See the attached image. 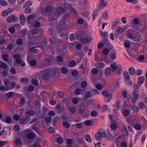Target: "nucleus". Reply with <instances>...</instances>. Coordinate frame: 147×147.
Listing matches in <instances>:
<instances>
[{
  "instance_id": "nucleus-17",
  "label": "nucleus",
  "mask_w": 147,
  "mask_h": 147,
  "mask_svg": "<svg viewBox=\"0 0 147 147\" xmlns=\"http://www.w3.org/2000/svg\"><path fill=\"white\" fill-rule=\"evenodd\" d=\"M20 23L23 25L25 24L26 22L25 16L22 14L20 16Z\"/></svg>"
},
{
  "instance_id": "nucleus-29",
  "label": "nucleus",
  "mask_w": 147,
  "mask_h": 147,
  "mask_svg": "<svg viewBox=\"0 0 147 147\" xmlns=\"http://www.w3.org/2000/svg\"><path fill=\"white\" fill-rule=\"evenodd\" d=\"M10 12H11L9 10V9H7L3 12L2 14V16L5 17L9 14Z\"/></svg>"
},
{
  "instance_id": "nucleus-16",
  "label": "nucleus",
  "mask_w": 147,
  "mask_h": 147,
  "mask_svg": "<svg viewBox=\"0 0 147 147\" xmlns=\"http://www.w3.org/2000/svg\"><path fill=\"white\" fill-rule=\"evenodd\" d=\"M112 71L109 67H107L105 68V75L106 76H109L111 74Z\"/></svg>"
},
{
  "instance_id": "nucleus-34",
  "label": "nucleus",
  "mask_w": 147,
  "mask_h": 147,
  "mask_svg": "<svg viewBox=\"0 0 147 147\" xmlns=\"http://www.w3.org/2000/svg\"><path fill=\"white\" fill-rule=\"evenodd\" d=\"M28 32V30L24 28L21 31V35L22 37H24L26 35Z\"/></svg>"
},
{
  "instance_id": "nucleus-30",
  "label": "nucleus",
  "mask_w": 147,
  "mask_h": 147,
  "mask_svg": "<svg viewBox=\"0 0 147 147\" xmlns=\"http://www.w3.org/2000/svg\"><path fill=\"white\" fill-rule=\"evenodd\" d=\"M25 115L28 116L29 115L30 116H34V111L32 110H30L26 112L25 113Z\"/></svg>"
},
{
  "instance_id": "nucleus-31",
  "label": "nucleus",
  "mask_w": 147,
  "mask_h": 147,
  "mask_svg": "<svg viewBox=\"0 0 147 147\" xmlns=\"http://www.w3.org/2000/svg\"><path fill=\"white\" fill-rule=\"evenodd\" d=\"M139 106L140 109L142 110H143L144 109L145 107V105L144 103L142 102H140L139 104Z\"/></svg>"
},
{
  "instance_id": "nucleus-37",
  "label": "nucleus",
  "mask_w": 147,
  "mask_h": 147,
  "mask_svg": "<svg viewBox=\"0 0 147 147\" xmlns=\"http://www.w3.org/2000/svg\"><path fill=\"white\" fill-rule=\"evenodd\" d=\"M133 22L135 25H137L139 24V19L137 18H135L133 19Z\"/></svg>"
},
{
  "instance_id": "nucleus-61",
  "label": "nucleus",
  "mask_w": 147,
  "mask_h": 147,
  "mask_svg": "<svg viewBox=\"0 0 147 147\" xmlns=\"http://www.w3.org/2000/svg\"><path fill=\"white\" fill-rule=\"evenodd\" d=\"M71 74L73 76L75 77L78 75V71L76 70H74L72 71Z\"/></svg>"
},
{
  "instance_id": "nucleus-60",
  "label": "nucleus",
  "mask_w": 147,
  "mask_h": 147,
  "mask_svg": "<svg viewBox=\"0 0 147 147\" xmlns=\"http://www.w3.org/2000/svg\"><path fill=\"white\" fill-rule=\"evenodd\" d=\"M109 52V50L107 48H105L102 51L103 53L105 55H107Z\"/></svg>"
},
{
  "instance_id": "nucleus-19",
  "label": "nucleus",
  "mask_w": 147,
  "mask_h": 147,
  "mask_svg": "<svg viewBox=\"0 0 147 147\" xmlns=\"http://www.w3.org/2000/svg\"><path fill=\"white\" fill-rule=\"evenodd\" d=\"M49 34L51 36L54 37L56 35V33L54 29H50L49 30Z\"/></svg>"
},
{
  "instance_id": "nucleus-8",
  "label": "nucleus",
  "mask_w": 147,
  "mask_h": 147,
  "mask_svg": "<svg viewBox=\"0 0 147 147\" xmlns=\"http://www.w3.org/2000/svg\"><path fill=\"white\" fill-rule=\"evenodd\" d=\"M92 93L91 91H87L85 93V95L83 97V100L85 101L89 98L92 97Z\"/></svg>"
},
{
  "instance_id": "nucleus-36",
  "label": "nucleus",
  "mask_w": 147,
  "mask_h": 147,
  "mask_svg": "<svg viewBox=\"0 0 147 147\" xmlns=\"http://www.w3.org/2000/svg\"><path fill=\"white\" fill-rule=\"evenodd\" d=\"M8 4L7 2L5 0H0V5L2 6H5Z\"/></svg>"
},
{
  "instance_id": "nucleus-1",
  "label": "nucleus",
  "mask_w": 147,
  "mask_h": 147,
  "mask_svg": "<svg viewBox=\"0 0 147 147\" xmlns=\"http://www.w3.org/2000/svg\"><path fill=\"white\" fill-rule=\"evenodd\" d=\"M107 134L105 131L102 129H100L95 134L96 139L98 140H101L106 138Z\"/></svg>"
},
{
  "instance_id": "nucleus-64",
  "label": "nucleus",
  "mask_w": 147,
  "mask_h": 147,
  "mask_svg": "<svg viewBox=\"0 0 147 147\" xmlns=\"http://www.w3.org/2000/svg\"><path fill=\"white\" fill-rule=\"evenodd\" d=\"M36 63V61L35 59H32L30 61V64L32 66H34Z\"/></svg>"
},
{
  "instance_id": "nucleus-14",
  "label": "nucleus",
  "mask_w": 147,
  "mask_h": 147,
  "mask_svg": "<svg viewBox=\"0 0 147 147\" xmlns=\"http://www.w3.org/2000/svg\"><path fill=\"white\" fill-rule=\"evenodd\" d=\"M36 136V134L33 132L28 133L27 135V138L29 139H31L35 137Z\"/></svg>"
},
{
  "instance_id": "nucleus-7",
  "label": "nucleus",
  "mask_w": 147,
  "mask_h": 147,
  "mask_svg": "<svg viewBox=\"0 0 147 147\" xmlns=\"http://www.w3.org/2000/svg\"><path fill=\"white\" fill-rule=\"evenodd\" d=\"M18 20V18L13 15L9 16L6 19L7 21L9 22H16Z\"/></svg>"
},
{
  "instance_id": "nucleus-49",
  "label": "nucleus",
  "mask_w": 147,
  "mask_h": 147,
  "mask_svg": "<svg viewBox=\"0 0 147 147\" xmlns=\"http://www.w3.org/2000/svg\"><path fill=\"white\" fill-rule=\"evenodd\" d=\"M140 38L139 36H133L131 40L136 42H139L140 41Z\"/></svg>"
},
{
  "instance_id": "nucleus-11",
  "label": "nucleus",
  "mask_w": 147,
  "mask_h": 147,
  "mask_svg": "<svg viewBox=\"0 0 147 147\" xmlns=\"http://www.w3.org/2000/svg\"><path fill=\"white\" fill-rule=\"evenodd\" d=\"M59 16L55 12L51 14L49 18V19L51 20H57V18Z\"/></svg>"
},
{
  "instance_id": "nucleus-40",
  "label": "nucleus",
  "mask_w": 147,
  "mask_h": 147,
  "mask_svg": "<svg viewBox=\"0 0 147 147\" xmlns=\"http://www.w3.org/2000/svg\"><path fill=\"white\" fill-rule=\"evenodd\" d=\"M56 59L57 62L58 63L61 62L63 60L62 57L60 56H58L56 57Z\"/></svg>"
},
{
  "instance_id": "nucleus-22",
  "label": "nucleus",
  "mask_w": 147,
  "mask_h": 147,
  "mask_svg": "<svg viewBox=\"0 0 147 147\" xmlns=\"http://www.w3.org/2000/svg\"><path fill=\"white\" fill-rule=\"evenodd\" d=\"M3 121H4L7 123H10L11 122V118L9 116H7L6 118H3L2 119Z\"/></svg>"
},
{
  "instance_id": "nucleus-45",
  "label": "nucleus",
  "mask_w": 147,
  "mask_h": 147,
  "mask_svg": "<svg viewBox=\"0 0 147 147\" xmlns=\"http://www.w3.org/2000/svg\"><path fill=\"white\" fill-rule=\"evenodd\" d=\"M14 92H11L7 93L6 94V97L9 98H11L14 96Z\"/></svg>"
},
{
  "instance_id": "nucleus-42",
  "label": "nucleus",
  "mask_w": 147,
  "mask_h": 147,
  "mask_svg": "<svg viewBox=\"0 0 147 147\" xmlns=\"http://www.w3.org/2000/svg\"><path fill=\"white\" fill-rule=\"evenodd\" d=\"M57 94L60 98H64V96L61 91L59 90L58 91Z\"/></svg>"
},
{
  "instance_id": "nucleus-32",
  "label": "nucleus",
  "mask_w": 147,
  "mask_h": 147,
  "mask_svg": "<svg viewBox=\"0 0 147 147\" xmlns=\"http://www.w3.org/2000/svg\"><path fill=\"white\" fill-rule=\"evenodd\" d=\"M61 106L60 105L58 104L55 106L56 109L58 111V113H60L62 111L61 109ZM64 109H63L62 111H64Z\"/></svg>"
},
{
  "instance_id": "nucleus-3",
  "label": "nucleus",
  "mask_w": 147,
  "mask_h": 147,
  "mask_svg": "<svg viewBox=\"0 0 147 147\" xmlns=\"http://www.w3.org/2000/svg\"><path fill=\"white\" fill-rule=\"evenodd\" d=\"M3 82L5 86L7 88L11 87L10 89L14 88L16 84L15 81H12L10 83L9 80L6 78L4 80Z\"/></svg>"
},
{
  "instance_id": "nucleus-24",
  "label": "nucleus",
  "mask_w": 147,
  "mask_h": 147,
  "mask_svg": "<svg viewBox=\"0 0 147 147\" xmlns=\"http://www.w3.org/2000/svg\"><path fill=\"white\" fill-rule=\"evenodd\" d=\"M85 139L86 141L89 142H90L92 141L91 136L88 134H86L85 136Z\"/></svg>"
},
{
  "instance_id": "nucleus-41",
  "label": "nucleus",
  "mask_w": 147,
  "mask_h": 147,
  "mask_svg": "<svg viewBox=\"0 0 147 147\" xmlns=\"http://www.w3.org/2000/svg\"><path fill=\"white\" fill-rule=\"evenodd\" d=\"M68 110L72 113H74L76 112V108L74 107H69Z\"/></svg>"
},
{
  "instance_id": "nucleus-25",
  "label": "nucleus",
  "mask_w": 147,
  "mask_h": 147,
  "mask_svg": "<svg viewBox=\"0 0 147 147\" xmlns=\"http://www.w3.org/2000/svg\"><path fill=\"white\" fill-rule=\"evenodd\" d=\"M16 43L18 45H22L23 44V41L21 38H18L16 41Z\"/></svg>"
},
{
  "instance_id": "nucleus-43",
  "label": "nucleus",
  "mask_w": 147,
  "mask_h": 147,
  "mask_svg": "<svg viewBox=\"0 0 147 147\" xmlns=\"http://www.w3.org/2000/svg\"><path fill=\"white\" fill-rule=\"evenodd\" d=\"M26 101L24 97L23 96H22L21 97V100L20 101V103L21 105H23L26 103Z\"/></svg>"
},
{
  "instance_id": "nucleus-47",
  "label": "nucleus",
  "mask_w": 147,
  "mask_h": 147,
  "mask_svg": "<svg viewBox=\"0 0 147 147\" xmlns=\"http://www.w3.org/2000/svg\"><path fill=\"white\" fill-rule=\"evenodd\" d=\"M87 85V82L86 81H83L81 83V86L82 88H86Z\"/></svg>"
},
{
  "instance_id": "nucleus-48",
  "label": "nucleus",
  "mask_w": 147,
  "mask_h": 147,
  "mask_svg": "<svg viewBox=\"0 0 147 147\" xmlns=\"http://www.w3.org/2000/svg\"><path fill=\"white\" fill-rule=\"evenodd\" d=\"M90 91L93 92L92 95H94L96 94H98L99 93L98 91L95 89H92L90 90Z\"/></svg>"
},
{
  "instance_id": "nucleus-20",
  "label": "nucleus",
  "mask_w": 147,
  "mask_h": 147,
  "mask_svg": "<svg viewBox=\"0 0 147 147\" xmlns=\"http://www.w3.org/2000/svg\"><path fill=\"white\" fill-rule=\"evenodd\" d=\"M144 80V78L143 76H140L138 78V84L140 85H141L142 84V83Z\"/></svg>"
},
{
  "instance_id": "nucleus-59",
  "label": "nucleus",
  "mask_w": 147,
  "mask_h": 147,
  "mask_svg": "<svg viewBox=\"0 0 147 147\" xmlns=\"http://www.w3.org/2000/svg\"><path fill=\"white\" fill-rule=\"evenodd\" d=\"M62 123L63 125L66 128H69L70 127L69 123L67 122L64 121Z\"/></svg>"
},
{
  "instance_id": "nucleus-63",
  "label": "nucleus",
  "mask_w": 147,
  "mask_h": 147,
  "mask_svg": "<svg viewBox=\"0 0 147 147\" xmlns=\"http://www.w3.org/2000/svg\"><path fill=\"white\" fill-rule=\"evenodd\" d=\"M13 57L17 60L20 59L21 56L19 54H15L13 55Z\"/></svg>"
},
{
  "instance_id": "nucleus-56",
  "label": "nucleus",
  "mask_w": 147,
  "mask_h": 147,
  "mask_svg": "<svg viewBox=\"0 0 147 147\" xmlns=\"http://www.w3.org/2000/svg\"><path fill=\"white\" fill-rule=\"evenodd\" d=\"M81 92V90L80 88H78L75 91V93L76 95H79L80 94Z\"/></svg>"
},
{
  "instance_id": "nucleus-62",
  "label": "nucleus",
  "mask_w": 147,
  "mask_h": 147,
  "mask_svg": "<svg viewBox=\"0 0 147 147\" xmlns=\"http://www.w3.org/2000/svg\"><path fill=\"white\" fill-rule=\"evenodd\" d=\"M68 69L67 68L62 67L61 69V71L62 73L65 74L67 72Z\"/></svg>"
},
{
  "instance_id": "nucleus-44",
  "label": "nucleus",
  "mask_w": 147,
  "mask_h": 147,
  "mask_svg": "<svg viewBox=\"0 0 147 147\" xmlns=\"http://www.w3.org/2000/svg\"><path fill=\"white\" fill-rule=\"evenodd\" d=\"M100 34L102 37H106L108 36L107 33L106 32H103L102 31H100Z\"/></svg>"
},
{
  "instance_id": "nucleus-13",
  "label": "nucleus",
  "mask_w": 147,
  "mask_h": 147,
  "mask_svg": "<svg viewBox=\"0 0 147 147\" xmlns=\"http://www.w3.org/2000/svg\"><path fill=\"white\" fill-rule=\"evenodd\" d=\"M15 144L18 146H21L23 145L21 139L18 138L16 139L15 141Z\"/></svg>"
},
{
  "instance_id": "nucleus-39",
  "label": "nucleus",
  "mask_w": 147,
  "mask_h": 147,
  "mask_svg": "<svg viewBox=\"0 0 147 147\" xmlns=\"http://www.w3.org/2000/svg\"><path fill=\"white\" fill-rule=\"evenodd\" d=\"M99 5L101 7H104L106 5V3L105 2V0H100Z\"/></svg>"
},
{
  "instance_id": "nucleus-55",
  "label": "nucleus",
  "mask_w": 147,
  "mask_h": 147,
  "mask_svg": "<svg viewBox=\"0 0 147 147\" xmlns=\"http://www.w3.org/2000/svg\"><path fill=\"white\" fill-rule=\"evenodd\" d=\"M63 139L61 137H58L57 138V142L59 144H62L63 142Z\"/></svg>"
},
{
  "instance_id": "nucleus-6",
  "label": "nucleus",
  "mask_w": 147,
  "mask_h": 147,
  "mask_svg": "<svg viewBox=\"0 0 147 147\" xmlns=\"http://www.w3.org/2000/svg\"><path fill=\"white\" fill-rule=\"evenodd\" d=\"M102 94L103 96L106 97V99H107L105 100L107 102H109L111 99L110 97H111L112 96L111 94L109 93L107 91H102Z\"/></svg>"
},
{
  "instance_id": "nucleus-15",
  "label": "nucleus",
  "mask_w": 147,
  "mask_h": 147,
  "mask_svg": "<svg viewBox=\"0 0 147 147\" xmlns=\"http://www.w3.org/2000/svg\"><path fill=\"white\" fill-rule=\"evenodd\" d=\"M11 87H5L3 85H1L0 86V91L2 92L6 91L9 90L10 89Z\"/></svg>"
},
{
  "instance_id": "nucleus-27",
  "label": "nucleus",
  "mask_w": 147,
  "mask_h": 147,
  "mask_svg": "<svg viewBox=\"0 0 147 147\" xmlns=\"http://www.w3.org/2000/svg\"><path fill=\"white\" fill-rule=\"evenodd\" d=\"M16 62L17 64H20V65L22 67H24L25 66V64L24 62H22V60L20 59L18 60H16Z\"/></svg>"
},
{
  "instance_id": "nucleus-58",
  "label": "nucleus",
  "mask_w": 147,
  "mask_h": 147,
  "mask_svg": "<svg viewBox=\"0 0 147 147\" xmlns=\"http://www.w3.org/2000/svg\"><path fill=\"white\" fill-rule=\"evenodd\" d=\"M111 69V70L112 71H114L117 68V66H115L113 65H111V64L110 65V67H109Z\"/></svg>"
},
{
  "instance_id": "nucleus-12",
  "label": "nucleus",
  "mask_w": 147,
  "mask_h": 147,
  "mask_svg": "<svg viewBox=\"0 0 147 147\" xmlns=\"http://www.w3.org/2000/svg\"><path fill=\"white\" fill-rule=\"evenodd\" d=\"M65 12V10L63 7H58L56 10V12L59 16Z\"/></svg>"
},
{
  "instance_id": "nucleus-38",
  "label": "nucleus",
  "mask_w": 147,
  "mask_h": 147,
  "mask_svg": "<svg viewBox=\"0 0 147 147\" xmlns=\"http://www.w3.org/2000/svg\"><path fill=\"white\" fill-rule=\"evenodd\" d=\"M8 67L7 65L4 62H2L0 64V67L3 69H6Z\"/></svg>"
},
{
  "instance_id": "nucleus-50",
  "label": "nucleus",
  "mask_w": 147,
  "mask_h": 147,
  "mask_svg": "<svg viewBox=\"0 0 147 147\" xmlns=\"http://www.w3.org/2000/svg\"><path fill=\"white\" fill-rule=\"evenodd\" d=\"M52 59L50 58H47L45 60V62L47 65H50L52 61Z\"/></svg>"
},
{
  "instance_id": "nucleus-57",
  "label": "nucleus",
  "mask_w": 147,
  "mask_h": 147,
  "mask_svg": "<svg viewBox=\"0 0 147 147\" xmlns=\"http://www.w3.org/2000/svg\"><path fill=\"white\" fill-rule=\"evenodd\" d=\"M52 9L51 6H48L46 7L45 10L47 12H50L52 11Z\"/></svg>"
},
{
  "instance_id": "nucleus-23",
  "label": "nucleus",
  "mask_w": 147,
  "mask_h": 147,
  "mask_svg": "<svg viewBox=\"0 0 147 147\" xmlns=\"http://www.w3.org/2000/svg\"><path fill=\"white\" fill-rule=\"evenodd\" d=\"M96 67L98 68H103L105 66V65L103 63H98L95 64Z\"/></svg>"
},
{
  "instance_id": "nucleus-4",
  "label": "nucleus",
  "mask_w": 147,
  "mask_h": 147,
  "mask_svg": "<svg viewBox=\"0 0 147 147\" xmlns=\"http://www.w3.org/2000/svg\"><path fill=\"white\" fill-rule=\"evenodd\" d=\"M49 69H45L40 72L42 74H44L43 75V78L45 80H48L49 79Z\"/></svg>"
},
{
  "instance_id": "nucleus-53",
  "label": "nucleus",
  "mask_w": 147,
  "mask_h": 147,
  "mask_svg": "<svg viewBox=\"0 0 147 147\" xmlns=\"http://www.w3.org/2000/svg\"><path fill=\"white\" fill-rule=\"evenodd\" d=\"M110 127L113 130L115 129L117 127V125L116 124L114 123H113L111 124Z\"/></svg>"
},
{
  "instance_id": "nucleus-2",
  "label": "nucleus",
  "mask_w": 147,
  "mask_h": 147,
  "mask_svg": "<svg viewBox=\"0 0 147 147\" xmlns=\"http://www.w3.org/2000/svg\"><path fill=\"white\" fill-rule=\"evenodd\" d=\"M65 16H64V17H63L60 20V24L58 25L57 27L58 31L59 32L62 31L65 28Z\"/></svg>"
},
{
  "instance_id": "nucleus-21",
  "label": "nucleus",
  "mask_w": 147,
  "mask_h": 147,
  "mask_svg": "<svg viewBox=\"0 0 147 147\" xmlns=\"http://www.w3.org/2000/svg\"><path fill=\"white\" fill-rule=\"evenodd\" d=\"M129 72L131 75H134L136 73V71L133 67H130L129 69Z\"/></svg>"
},
{
  "instance_id": "nucleus-9",
  "label": "nucleus",
  "mask_w": 147,
  "mask_h": 147,
  "mask_svg": "<svg viewBox=\"0 0 147 147\" xmlns=\"http://www.w3.org/2000/svg\"><path fill=\"white\" fill-rule=\"evenodd\" d=\"M35 14H33L28 16L27 19V21L28 24H30L33 23V20L35 18Z\"/></svg>"
},
{
  "instance_id": "nucleus-28",
  "label": "nucleus",
  "mask_w": 147,
  "mask_h": 147,
  "mask_svg": "<svg viewBox=\"0 0 147 147\" xmlns=\"http://www.w3.org/2000/svg\"><path fill=\"white\" fill-rule=\"evenodd\" d=\"M20 82L23 84H26L28 82V80L26 78H23L20 79Z\"/></svg>"
},
{
  "instance_id": "nucleus-26",
  "label": "nucleus",
  "mask_w": 147,
  "mask_h": 147,
  "mask_svg": "<svg viewBox=\"0 0 147 147\" xmlns=\"http://www.w3.org/2000/svg\"><path fill=\"white\" fill-rule=\"evenodd\" d=\"M121 66L119 65H117V68L116 69V73L118 74H120L122 73V70L121 69Z\"/></svg>"
},
{
  "instance_id": "nucleus-46",
  "label": "nucleus",
  "mask_w": 147,
  "mask_h": 147,
  "mask_svg": "<svg viewBox=\"0 0 147 147\" xmlns=\"http://www.w3.org/2000/svg\"><path fill=\"white\" fill-rule=\"evenodd\" d=\"M59 69L57 67H54L52 68V71L54 74H56L59 72Z\"/></svg>"
},
{
  "instance_id": "nucleus-54",
  "label": "nucleus",
  "mask_w": 147,
  "mask_h": 147,
  "mask_svg": "<svg viewBox=\"0 0 147 147\" xmlns=\"http://www.w3.org/2000/svg\"><path fill=\"white\" fill-rule=\"evenodd\" d=\"M31 11V9L29 7H27L26 8L25 10V12L26 14H28L30 13Z\"/></svg>"
},
{
  "instance_id": "nucleus-35",
  "label": "nucleus",
  "mask_w": 147,
  "mask_h": 147,
  "mask_svg": "<svg viewBox=\"0 0 147 147\" xmlns=\"http://www.w3.org/2000/svg\"><path fill=\"white\" fill-rule=\"evenodd\" d=\"M68 7L70 11L71 12L74 13H77L76 10L73 8L71 5L70 4L68 5Z\"/></svg>"
},
{
  "instance_id": "nucleus-5",
  "label": "nucleus",
  "mask_w": 147,
  "mask_h": 147,
  "mask_svg": "<svg viewBox=\"0 0 147 147\" xmlns=\"http://www.w3.org/2000/svg\"><path fill=\"white\" fill-rule=\"evenodd\" d=\"M132 95L133 96V99L132 100V102L133 103H135L139 96L138 91L136 89H134L132 92Z\"/></svg>"
},
{
  "instance_id": "nucleus-33",
  "label": "nucleus",
  "mask_w": 147,
  "mask_h": 147,
  "mask_svg": "<svg viewBox=\"0 0 147 147\" xmlns=\"http://www.w3.org/2000/svg\"><path fill=\"white\" fill-rule=\"evenodd\" d=\"M120 29H121V28L119 27H118L117 30L114 32V35L115 38H117V37L118 36L119 33H120Z\"/></svg>"
},
{
  "instance_id": "nucleus-52",
  "label": "nucleus",
  "mask_w": 147,
  "mask_h": 147,
  "mask_svg": "<svg viewBox=\"0 0 147 147\" xmlns=\"http://www.w3.org/2000/svg\"><path fill=\"white\" fill-rule=\"evenodd\" d=\"M126 35L128 38H131V39H132V38L133 37L132 34L130 32V30H128L126 33Z\"/></svg>"
},
{
  "instance_id": "nucleus-18",
  "label": "nucleus",
  "mask_w": 147,
  "mask_h": 147,
  "mask_svg": "<svg viewBox=\"0 0 147 147\" xmlns=\"http://www.w3.org/2000/svg\"><path fill=\"white\" fill-rule=\"evenodd\" d=\"M123 76L125 80V81H129L130 79L129 78V76L128 73L126 71L124 72Z\"/></svg>"
},
{
  "instance_id": "nucleus-51",
  "label": "nucleus",
  "mask_w": 147,
  "mask_h": 147,
  "mask_svg": "<svg viewBox=\"0 0 147 147\" xmlns=\"http://www.w3.org/2000/svg\"><path fill=\"white\" fill-rule=\"evenodd\" d=\"M129 114V112L127 110H125L123 111V114L125 117H127Z\"/></svg>"
},
{
  "instance_id": "nucleus-10",
  "label": "nucleus",
  "mask_w": 147,
  "mask_h": 147,
  "mask_svg": "<svg viewBox=\"0 0 147 147\" xmlns=\"http://www.w3.org/2000/svg\"><path fill=\"white\" fill-rule=\"evenodd\" d=\"M81 43L84 44L86 43H89L91 42V38L88 36L85 38L81 37L80 39Z\"/></svg>"
}]
</instances>
